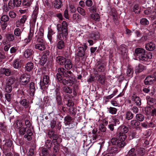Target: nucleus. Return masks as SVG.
Wrapping results in <instances>:
<instances>
[{
  "mask_svg": "<svg viewBox=\"0 0 156 156\" xmlns=\"http://www.w3.org/2000/svg\"><path fill=\"white\" fill-rule=\"evenodd\" d=\"M55 92L56 94V98L57 105L58 106V108H60V106L62 105V98L60 95L59 90L58 89H56L55 90Z\"/></svg>",
  "mask_w": 156,
  "mask_h": 156,
  "instance_id": "obj_7",
  "label": "nucleus"
},
{
  "mask_svg": "<svg viewBox=\"0 0 156 156\" xmlns=\"http://www.w3.org/2000/svg\"><path fill=\"white\" fill-rule=\"evenodd\" d=\"M119 50L120 54L122 55H125L126 53L127 49L126 46L124 44L120 45L119 47Z\"/></svg>",
  "mask_w": 156,
  "mask_h": 156,
  "instance_id": "obj_21",
  "label": "nucleus"
},
{
  "mask_svg": "<svg viewBox=\"0 0 156 156\" xmlns=\"http://www.w3.org/2000/svg\"><path fill=\"white\" fill-rule=\"evenodd\" d=\"M133 117V114L130 111H127L125 113V118L126 119L129 120L132 119Z\"/></svg>",
  "mask_w": 156,
  "mask_h": 156,
  "instance_id": "obj_33",
  "label": "nucleus"
},
{
  "mask_svg": "<svg viewBox=\"0 0 156 156\" xmlns=\"http://www.w3.org/2000/svg\"><path fill=\"white\" fill-rule=\"evenodd\" d=\"M133 11L137 14H138L140 13V11L139 9L138 5H135L134 6Z\"/></svg>",
  "mask_w": 156,
  "mask_h": 156,
  "instance_id": "obj_60",
  "label": "nucleus"
},
{
  "mask_svg": "<svg viewBox=\"0 0 156 156\" xmlns=\"http://www.w3.org/2000/svg\"><path fill=\"white\" fill-rule=\"evenodd\" d=\"M16 81L15 78L13 76L8 77L6 80V83L12 85Z\"/></svg>",
  "mask_w": 156,
  "mask_h": 156,
  "instance_id": "obj_29",
  "label": "nucleus"
},
{
  "mask_svg": "<svg viewBox=\"0 0 156 156\" xmlns=\"http://www.w3.org/2000/svg\"><path fill=\"white\" fill-rule=\"evenodd\" d=\"M8 7L9 9H14L16 5L14 4V2L12 0H10L8 3Z\"/></svg>",
  "mask_w": 156,
  "mask_h": 156,
  "instance_id": "obj_62",
  "label": "nucleus"
},
{
  "mask_svg": "<svg viewBox=\"0 0 156 156\" xmlns=\"http://www.w3.org/2000/svg\"><path fill=\"white\" fill-rule=\"evenodd\" d=\"M108 151L109 153L112 154L113 155L114 153H117L119 151L117 148L115 147H109L108 148Z\"/></svg>",
  "mask_w": 156,
  "mask_h": 156,
  "instance_id": "obj_26",
  "label": "nucleus"
},
{
  "mask_svg": "<svg viewBox=\"0 0 156 156\" xmlns=\"http://www.w3.org/2000/svg\"><path fill=\"white\" fill-rule=\"evenodd\" d=\"M35 149L33 148H30L27 153V156H34L35 154Z\"/></svg>",
  "mask_w": 156,
  "mask_h": 156,
  "instance_id": "obj_41",
  "label": "nucleus"
},
{
  "mask_svg": "<svg viewBox=\"0 0 156 156\" xmlns=\"http://www.w3.org/2000/svg\"><path fill=\"white\" fill-rule=\"evenodd\" d=\"M64 37H61V39L58 38L59 40L57 43L56 44L57 48L59 50H62L64 48L65 46L64 42L62 40L64 39Z\"/></svg>",
  "mask_w": 156,
  "mask_h": 156,
  "instance_id": "obj_9",
  "label": "nucleus"
},
{
  "mask_svg": "<svg viewBox=\"0 0 156 156\" xmlns=\"http://www.w3.org/2000/svg\"><path fill=\"white\" fill-rule=\"evenodd\" d=\"M62 4L61 0H55V7L57 9L60 8Z\"/></svg>",
  "mask_w": 156,
  "mask_h": 156,
  "instance_id": "obj_50",
  "label": "nucleus"
},
{
  "mask_svg": "<svg viewBox=\"0 0 156 156\" xmlns=\"http://www.w3.org/2000/svg\"><path fill=\"white\" fill-rule=\"evenodd\" d=\"M38 13V11L37 10H35L33 11V13L32 18V23L33 24H35L37 17V15Z\"/></svg>",
  "mask_w": 156,
  "mask_h": 156,
  "instance_id": "obj_35",
  "label": "nucleus"
},
{
  "mask_svg": "<svg viewBox=\"0 0 156 156\" xmlns=\"http://www.w3.org/2000/svg\"><path fill=\"white\" fill-rule=\"evenodd\" d=\"M19 133L20 135H24L26 133L27 128L24 126L20 128Z\"/></svg>",
  "mask_w": 156,
  "mask_h": 156,
  "instance_id": "obj_45",
  "label": "nucleus"
},
{
  "mask_svg": "<svg viewBox=\"0 0 156 156\" xmlns=\"http://www.w3.org/2000/svg\"><path fill=\"white\" fill-rule=\"evenodd\" d=\"M66 60L65 58L61 56H57L56 59V62L61 65H63Z\"/></svg>",
  "mask_w": 156,
  "mask_h": 156,
  "instance_id": "obj_17",
  "label": "nucleus"
},
{
  "mask_svg": "<svg viewBox=\"0 0 156 156\" xmlns=\"http://www.w3.org/2000/svg\"><path fill=\"white\" fill-rule=\"evenodd\" d=\"M97 80L99 83L102 85L105 83V77L104 75H100L97 76L96 78Z\"/></svg>",
  "mask_w": 156,
  "mask_h": 156,
  "instance_id": "obj_18",
  "label": "nucleus"
},
{
  "mask_svg": "<svg viewBox=\"0 0 156 156\" xmlns=\"http://www.w3.org/2000/svg\"><path fill=\"white\" fill-rule=\"evenodd\" d=\"M140 123L136 120H133L130 121V123H128V125L129 126H133L136 127L140 125Z\"/></svg>",
  "mask_w": 156,
  "mask_h": 156,
  "instance_id": "obj_31",
  "label": "nucleus"
},
{
  "mask_svg": "<svg viewBox=\"0 0 156 156\" xmlns=\"http://www.w3.org/2000/svg\"><path fill=\"white\" fill-rule=\"evenodd\" d=\"M63 76L69 79L66 80L63 78L61 76L58 74L56 75V78L58 81L59 83H62L64 85L69 84L68 85L70 86L74 83V76L73 73L70 71L66 70L65 73Z\"/></svg>",
  "mask_w": 156,
  "mask_h": 156,
  "instance_id": "obj_1",
  "label": "nucleus"
},
{
  "mask_svg": "<svg viewBox=\"0 0 156 156\" xmlns=\"http://www.w3.org/2000/svg\"><path fill=\"white\" fill-rule=\"evenodd\" d=\"M132 101L135 102L136 105L137 106H140L141 105V101L140 98L134 94L131 98Z\"/></svg>",
  "mask_w": 156,
  "mask_h": 156,
  "instance_id": "obj_14",
  "label": "nucleus"
},
{
  "mask_svg": "<svg viewBox=\"0 0 156 156\" xmlns=\"http://www.w3.org/2000/svg\"><path fill=\"white\" fill-rule=\"evenodd\" d=\"M14 35L11 34H8L6 35L7 40L9 42L13 41L14 39Z\"/></svg>",
  "mask_w": 156,
  "mask_h": 156,
  "instance_id": "obj_48",
  "label": "nucleus"
},
{
  "mask_svg": "<svg viewBox=\"0 0 156 156\" xmlns=\"http://www.w3.org/2000/svg\"><path fill=\"white\" fill-rule=\"evenodd\" d=\"M30 76L27 74H23L20 77V82L21 85L25 86L30 81Z\"/></svg>",
  "mask_w": 156,
  "mask_h": 156,
  "instance_id": "obj_5",
  "label": "nucleus"
},
{
  "mask_svg": "<svg viewBox=\"0 0 156 156\" xmlns=\"http://www.w3.org/2000/svg\"><path fill=\"white\" fill-rule=\"evenodd\" d=\"M70 116L69 115H67L65 117L64 120L65 124L66 125H69L71 124V121L74 118Z\"/></svg>",
  "mask_w": 156,
  "mask_h": 156,
  "instance_id": "obj_23",
  "label": "nucleus"
},
{
  "mask_svg": "<svg viewBox=\"0 0 156 156\" xmlns=\"http://www.w3.org/2000/svg\"><path fill=\"white\" fill-rule=\"evenodd\" d=\"M20 64L19 60L18 59H15L13 62V66L15 68H18Z\"/></svg>",
  "mask_w": 156,
  "mask_h": 156,
  "instance_id": "obj_44",
  "label": "nucleus"
},
{
  "mask_svg": "<svg viewBox=\"0 0 156 156\" xmlns=\"http://www.w3.org/2000/svg\"><path fill=\"white\" fill-rule=\"evenodd\" d=\"M66 70H67L63 68H59L58 69V73H57L56 75L58 74L61 76V75H62L64 76V74H65V73L66 72Z\"/></svg>",
  "mask_w": 156,
  "mask_h": 156,
  "instance_id": "obj_42",
  "label": "nucleus"
},
{
  "mask_svg": "<svg viewBox=\"0 0 156 156\" xmlns=\"http://www.w3.org/2000/svg\"><path fill=\"white\" fill-rule=\"evenodd\" d=\"M62 91L66 93L70 94L72 92V90L69 86H64L62 87Z\"/></svg>",
  "mask_w": 156,
  "mask_h": 156,
  "instance_id": "obj_30",
  "label": "nucleus"
},
{
  "mask_svg": "<svg viewBox=\"0 0 156 156\" xmlns=\"http://www.w3.org/2000/svg\"><path fill=\"white\" fill-rule=\"evenodd\" d=\"M109 112L112 114H115L117 112V109L114 107H110L108 108Z\"/></svg>",
  "mask_w": 156,
  "mask_h": 156,
  "instance_id": "obj_46",
  "label": "nucleus"
},
{
  "mask_svg": "<svg viewBox=\"0 0 156 156\" xmlns=\"http://www.w3.org/2000/svg\"><path fill=\"white\" fill-rule=\"evenodd\" d=\"M52 144L51 141L50 140H47L45 142V146L48 149H50L52 146Z\"/></svg>",
  "mask_w": 156,
  "mask_h": 156,
  "instance_id": "obj_53",
  "label": "nucleus"
},
{
  "mask_svg": "<svg viewBox=\"0 0 156 156\" xmlns=\"http://www.w3.org/2000/svg\"><path fill=\"white\" fill-rule=\"evenodd\" d=\"M41 153L42 156H46L48 154V151L47 148H43L41 150Z\"/></svg>",
  "mask_w": 156,
  "mask_h": 156,
  "instance_id": "obj_56",
  "label": "nucleus"
},
{
  "mask_svg": "<svg viewBox=\"0 0 156 156\" xmlns=\"http://www.w3.org/2000/svg\"><path fill=\"white\" fill-rule=\"evenodd\" d=\"M12 144V142L11 140L9 139L7 140H6L4 147L6 149H8L11 147Z\"/></svg>",
  "mask_w": 156,
  "mask_h": 156,
  "instance_id": "obj_27",
  "label": "nucleus"
},
{
  "mask_svg": "<svg viewBox=\"0 0 156 156\" xmlns=\"http://www.w3.org/2000/svg\"><path fill=\"white\" fill-rule=\"evenodd\" d=\"M129 131V128L125 125H122L119 128L118 130V133H127Z\"/></svg>",
  "mask_w": 156,
  "mask_h": 156,
  "instance_id": "obj_13",
  "label": "nucleus"
},
{
  "mask_svg": "<svg viewBox=\"0 0 156 156\" xmlns=\"http://www.w3.org/2000/svg\"><path fill=\"white\" fill-rule=\"evenodd\" d=\"M69 113L70 114L71 116L73 118H75V115H76V108H72V110H71V109L70 108L69 109Z\"/></svg>",
  "mask_w": 156,
  "mask_h": 156,
  "instance_id": "obj_40",
  "label": "nucleus"
},
{
  "mask_svg": "<svg viewBox=\"0 0 156 156\" xmlns=\"http://www.w3.org/2000/svg\"><path fill=\"white\" fill-rule=\"evenodd\" d=\"M136 151L134 148H133L129 151L126 156H136Z\"/></svg>",
  "mask_w": 156,
  "mask_h": 156,
  "instance_id": "obj_28",
  "label": "nucleus"
},
{
  "mask_svg": "<svg viewBox=\"0 0 156 156\" xmlns=\"http://www.w3.org/2000/svg\"><path fill=\"white\" fill-rule=\"evenodd\" d=\"M34 67V64L31 62L27 63L25 65L26 70L28 72H30L31 71Z\"/></svg>",
  "mask_w": 156,
  "mask_h": 156,
  "instance_id": "obj_22",
  "label": "nucleus"
},
{
  "mask_svg": "<svg viewBox=\"0 0 156 156\" xmlns=\"http://www.w3.org/2000/svg\"><path fill=\"white\" fill-rule=\"evenodd\" d=\"M68 24L66 21H63L62 24H57V28L58 32L57 37L61 39V37L66 38L68 35Z\"/></svg>",
  "mask_w": 156,
  "mask_h": 156,
  "instance_id": "obj_3",
  "label": "nucleus"
},
{
  "mask_svg": "<svg viewBox=\"0 0 156 156\" xmlns=\"http://www.w3.org/2000/svg\"><path fill=\"white\" fill-rule=\"evenodd\" d=\"M146 99L147 103L150 105H151L153 104H156V100L150 97L149 96H147L146 97Z\"/></svg>",
  "mask_w": 156,
  "mask_h": 156,
  "instance_id": "obj_25",
  "label": "nucleus"
},
{
  "mask_svg": "<svg viewBox=\"0 0 156 156\" xmlns=\"http://www.w3.org/2000/svg\"><path fill=\"white\" fill-rule=\"evenodd\" d=\"M119 140L116 138L113 137L111 140V142L112 144L115 145L117 144Z\"/></svg>",
  "mask_w": 156,
  "mask_h": 156,
  "instance_id": "obj_59",
  "label": "nucleus"
},
{
  "mask_svg": "<svg viewBox=\"0 0 156 156\" xmlns=\"http://www.w3.org/2000/svg\"><path fill=\"white\" fill-rule=\"evenodd\" d=\"M144 69V66L141 64H139L138 66H136L135 68V71L136 72L139 73L141 72Z\"/></svg>",
  "mask_w": 156,
  "mask_h": 156,
  "instance_id": "obj_32",
  "label": "nucleus"
},
{
  "mask_svg": "<svg viewBox=\"0 0 156 156\" xmlns=\"http://www.w3.org/2000/svg\"><path fill=\"white\" fill-rule=\"evenodd\" d=\"M47 58L42 56L40 61V64L42 66H43L47 62Z\"/></svg>",
  "mask_w": 156,
  "mask_h": 156,
  "instance_id": "obj_58",
  "label": "nucleus"
},
{
  "mask_svg": "<svg viewBox=\"0 0 156 156\" xmlns=\"http://www.w3.org/2000/svg\"><path fill=\"white\" fill-rule=\"evenodd\" d=\"M34 48L36 49L42 51L46 49V47L44 43H37L35 44Z\"/></svg>",
  "mask_w": 156,
  "mask_h": 156,
  "instance_id": "obj_12",
  "label": "nucleus"
},
{
  "mask_svg": "<svg viewBox=\"0 0 156 156\" xmlns=\"http://www.w3.org/2000/svg\"><path fill=\"white\" fill-rule=\"evenodd\" d=\"M126 73L127 75L129 77H131L133 76V68L131 66H129L128 67Z\"/></svg>",
  "mask_w": 156,
  "mask_h": 156,
  "instance_id": "obj_36",
  "label": "nucleus"
},
{
  "mask_svg": "<svg viewBox=\"0 0 156 156\" xmlns=\"http://www.w3.org/2000/svg\"><path fill=\"white\" fill-rule=\"evenodd\" d=\"M31 4V0H23L22 2V5L25 8L29 6Z\"/></svg>",
  "mask_w": 156,
  "mask_h": 156,
  "instance_id": "obj_37",
  "label": "nucleus"
},
{
  "mask_svg": "<svg viewBox=\"0 0 156 156\" xmlns=\"http://www.w3.org/2000/svg\"><path fill=\"white\" fill-rule=\"evenodd\" d=\"M136 56L141 62H145L152 58V55L151 52H149L148 55L146 54L145 50L143 48H138L135 50Z\"/></svg>",
  "mask_w": 156,
  "mask_h": 156,
  "instance_id": "obj_2",
  "label": "nucleus"
},
{
  "mask_svg": "<svg viewBox=\"0 0 156 156\" xmlns=\"http://www.w3.org/2000/svg\"><path fill=\"white\" fill-rule=\"evenodd\" d=\"M27 19V18L26 16L25 15L23 16L22 18L20 20V21L17 20L16 21V27H18L21 24L24 23Z\"/></svg>",
  "mask_w": 156,
  "mask_h": 156,
  "instance_id": "obj_24",
  "label": "nucleus"
},
{
  "mask_svg": "<svg viewBox=\"0 0 156 156\" xmlns=\"http://www.w3.org/2000/svg\"><path fill=\"white\" fill-rule=\"evenodd\" d=\"M153 34L154 33L152 31L146 28L144 31V35L143 36L142 38L145 40H150L152 38Z\"/></svg>",
  "mask_w": 156,
  "mask_h": 156,
  "instance_id": "obj_6",
  "label": "nucleus"
},
{
  "mask_svg": "<svg viewBox=\"0 0 156 156\" xmlns=\"http://www.w3.org/2000/svg\"><path fill=\"white\" fill-rule=\"evenodd\" d=\"M53 138V143L54 144H58L57 140L58 138V136L57 134H54L52 136Z\"/></svg>",
  "mask_w": 156,
  "mask_h": 156,
  "instance_id": "obj_64",
  "label": "nucleus"
},
{
  "mask_svg": "<svg viewBox=\"0 0 156 156\" xmlns=\"http://www.w3.org/2000/svg\"><path fill=\"white\" fill-rule=\"evenodd\" d=\"M14 34L15 36H21V32L20 29L19 28H16L14 30Z\"/></svg>",
  "mask_w": 156,
  "mask_h": 156,
  "instance_id": "obj_51",
  "label": "nucleus"
},
{
  "mask_svg": "<svg viewBox=\"0 0 156 156\" xmlns=\"http://www.w3.org/2000/svg\"><path fill=\"white\" fill-rule=\"evenodd\" d=\"M117 136L120 141H124L126 137V134L120 133L118 132V133Z\"/></svg>",
  "mask_w": 156,
  "mask_h": 156,
  "instance_id": "obj_34",
  "label": "nucleus"
},
{
  "mask_svg": "<svg viewBox=\"0 0 156 156\" xmlns=\"http://www.w3.org/2000/svg\"><path fill=\"white\" fill-rule=\"evenodd\" d=\"M20 103L25 108H28L30 106L29 101L26 99H22L20 101Z\"/></svg>",
  "mask_w": 156,
  "mask_h": 156,
  "instance_id": "obj_20",
  "label": "nucleus"
},
{
  "mask_svg": "<svg viewBox=\"0 0 156 156\" xmlns=\"http://www.w3.org/2000/svg\"><path fill=\"white\" fill-rule=\"evenodd\" d=\"M29 87L30 95L34 96L35 90L34 83L32 82H31L30 83Z\"/></svg>",
  "mask_w": 156,
  "mask_h": 156,
  "instance_id": "obj_16",
  "label": "nucleus"
},
{
  "mask_svg": "<svg viewBox=\"0 0 156 156\" xmlns=\"http://www.w3.org/2000/svg\"><path fill=\"white\" fill-rule=\"evenodd\" d=\"M97 70L98 72H103L104 71V66L103 64H98L97 66Z\"/></svg>",
  "mask_w": 156,
  "mask_h": 156,
  "instance_id": "obj_49",
  "label": "nucleus"
},
{
  "mask_svg": "<svg viewBox=\"0 0 156 156\" xmlns=\"http://www.w3.org/2000/svg\"><path fill=\"white\" fill-rule=\"evenodd\" d=\"M0 19V21L7 22L9 20V17L7 15H4L1 17Z\"/></svg>",
  "mask_w": 156,
  "mask_h": 156,
  "instance_id": "obj_47",
  "label": "nucleus"
},
{
  "mask_svg": "<svg viewBox=\"0 0 156 156\" xmlns=\"http://www.w3.org/2000/svg\"><path fill=\"white\" fill-rule=\"evenodd\" d=\"M77 56L80 57H82V60L85 61L86 58L84 57L85 51L84 48L83 47H80L78 48V51L77 53Z\"/></svg>",
  "mask_w": 156,
  "mask_h": 156,
  "instance_id": "obj_8",
  "label": "nucleus"
},
{
  "mask_svg": "<svg viewBox=\"0 0 156 156\" xmlns=\"http://www.w3.org/2000/svg\"><path fill=\"white\" fill-rule=\"evenodd\" d=\"M77 9L78 12L82 15L84 16L86 15L85 10L83 9L80 7H78Z\"/></svg>",
  "mask_w": 156,
  "mask_h": 156,
  "instance_id": "obj_57",
  "label": "nucleus"
},
{
  "mask_svg": "<svg viewBox=\"0 0 156 156\" xmlns=\"http://www.w3.org/2000/svg\"><path fill=\"white\" fill-rule=\"evenodd\" d=\"M136 120L138 121L142 122L144 119V115L141 114H136Z\"/></svg>",
  "mask_w": 156,
  "mask_h": 156,
  "instance_id": "obj_38",
  "label": "nucleus"
},
{
  "mask_svg": "<svg viewBox=\"0 0 156 156\" xmlns=\"http://www.w3.org/2000/svg\"><path fill=\"white\" fill-rule=\"evenodd\" d=\"M155 44L151 42L146 44L145 45L146 49L148 51H152L155 49Z\"/></svg>",
  "mask_w": 156,
  "mask_h": 156,
  "instance_id": "obj_19",
  "label": "nucleus"
},
{
  "mask_svg": "<svg viewBox=\"0 0 156 156\" xmlns=\"http://www.w3.org/2000/svg\"><path fill=\"white\" fill-rule=\"evenodd\" d=\"M151 75L148 76L144 80V83L145 85L151 84L156 81Z\"/></svg>",
  "mask_w": 156,
  "mask_h": 156,
  "instance_id": "obj_10",
  "label": "nucleus"
},
{
  "mask_svg": "<svg viewBox=\"0 0 156 156\" xmlns=\"http://www.w3.org/2000/svg\"><path fill=\"white\" fill-rule=\"evenodd\" d=\"M0 24L1 27V29L3 30H5L7 27V22L0 21Z\"/></svg>",
  "mask_w": 156,
  "mask_h": 156,
  "instance_id": "obj_61",
  "label": "nucleus"
},
{
  "mask_svg": "<svg viewBox=\"0 0 156 156\" xmlns=\"http://www.w3.org/2000/svg\"><path fill=\"white\" fill-rule=\"evenodd\" d=\"M64 66L65 68L67 69H71L73 67V64L71 60L70 59H66L65 62Z\"/></svg>",
  "mask_w": 156,
  "mask_h": 156,
  "instance_id": "obj_15",
  "label": "nucleus"
},
{
  "mask_svg": "<svg viewBox=\"0 0 156 156\" xmlns=\"http://www.w3.org/2000/svg\"><path fill=\"white\" fill-rule=\"evenodd\" d=\"M90 17L95 21H99V16L98 13L92 14L90 15Z\"/></svg>",
  "mask_w": 156,
  "mask_h": 156,
  "instance_id": "obj_55",
  "label": "nucleus"
},
{
  "mask_svg": "<svg viewBox=\"0 0 156 156\" xmlns=\"http://www.w3.org/2000/svg\"><path fill=\"white\" fill-rule=\"evenodd\" d=\"M144 14L148 15L151 13L154 14V13H156V9H154L152 11L150 9H148L145 10L144 12Z\"/></svg>",
  "mask_w": 156,
  "mask_h": 156,
  "instance_id": "obj_52",
  "label": "nucleus"
},
{
  "mask_svg": "<svg viewBox=\"0 0 156 156\" xmlns=\"http://www.w3.org/2000/svg\"><path fill=\"white\" fill-rule=\"evenodd\" d=\"M12 90V86L11 85L6 83L5 90L7 93L10 92Z\"/></svg>",
  "mask_w": 156,
  "mask_h": 156,
  "instance_id": "obj_54",
  "label": "nucleus"
},
{
  "mask_svg": "<svg viewBox=\"0 0 156 156\" xmlns=\"http://www.w3.org/2000/svg\"><path fill=\"white\" fill-rule=\"evenodd\" d=\"M50 82L49 77L48 75L44 76L42 81L40 82V86L41 90L44 91L47 88L48 84Z\"/></svg>",
  "mask_w": 156,
  "mask_h": 156,
  "instance_id": "obj_4",
  "label": "nucleus"
},
{
  "mask_svg": "<svg viewBox=\"0 0 156 156\" xmlns=\"http://www.w3.org/2000/svg\"><path fill=\"white\" fill-rule=\"evenodd\" d=\"M89 11L91 13H94L97 11V8L95 5H93L89 9Z\"/></svg>",
  "mask_w": 156,
  "mask_h": 156,
  "instance_id": "obj_63",
  "label": "nucleus"
},
{
  "mask_svg": "<svg viewBox=\"0 0 156 156\" xmlns=\"http://www.w3.org/2000/svg\"><path fill=\"white\" fill-rule=\"evenodd\" d=\"M140 23L141 24L143 25H148L149 24V22L146 18H142L140 20Z\"/></svg>",
  "mask_w": 156,
  "mask_h": 156,
  "instance_id": "obj_43",
  "label": "nucleus"
},
{
  "mask_svg": "<svg viewBox=\"0 0 156 156\" xmlns=\"http://www.w3.org/2000/svg\"><path fill=\"white\" fill-rule=\"evenodd\" d=\"M1 72L2 73L6 76H9L11 73V71L8 69L3 68L2 69Z\"/></svg>",
  "mask_w": 156,
  "mask_h": 156,
  "instance_id": "obj_39",
  "label": "nucleus"
},
{
  "mask_svg": "<svg viewBox=\"0 0 156 156\" xmlns=\"http://www.w3.org/2000/svg\"><path fill=\"white\" fill-rule=\"evenodd\" d=\"M34 51L31 49L27 48L26 49L24 52L23 55L25 58H28L30 57L33 54Z\"/></svg>",
  "mask_w": 156,
  "mask_h": 156,
  "instance_id": "obj_11",
  "label": "nucleus"
}]
</instances>
